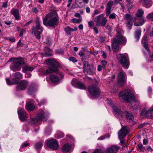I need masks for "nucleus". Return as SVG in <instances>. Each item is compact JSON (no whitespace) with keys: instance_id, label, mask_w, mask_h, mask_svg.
Returning <instances> with one entry per match:
<instances>
[{"instance_id":"nucleus-1","label":"nucleus","mask_w":153,"mask_h":153,"mask_svg":"<svg viewBox=\"0 0 153 153\" xmlns=\"http://www.w3.org/2000/svg\"><path fill=\"white\" fill-rule=\"evenodd\" d=\"M58 18V14L56 11L50 12L43 18V24L46 26L54 27L58 25L59 22Z\"/></svg>"},{"instance_id":"nucleus-2","label":"nucleus","mask_w":153,"mask_h":153,"mask_svg":"<svg viewBox=\"0 0 153 153\" xmlns=\"http://www.w3.org/2000/svg\"><path fill=\"white\" fill-rule=\"evenodd\" d=\"M11 62L12 63L10 66V68L11 70L14 72L20 70L22 65L25 63L23 59L20 57L11 58L7 62Z\"/></svg>"},{"instance_id":"nucleus-3","label":"nucleus","mask_w":153,"mask_h":153,"mask_svg":"<svg viewBox=\"0 0 153 153\" xmlns=\"http://www.w3.org/2000/svg\"><path fill=\"white\" fill-rule=\"evenodd\" d=\"M119 97L120 100L122 102L131 103L135 101L134 95L129 89L120 92L119 94Z\"/></svg>"},{"instance_id":"nucleus-4","label":"nucleus","mask_w":153,"mask_h":153,"mask_svg":"<svg viewBox=\"0 0 153 153\" xmlns=\"http://www.w3.org/2000/svg\"><path fill=\"white\" fill-rule=\"evenodd\" d=\"M46 63L49 65V68L44 72L45 75H47L52 73H56L58 71V68L60 64L58 62L54 60L49 59L46 61Z\"/></svg>"},{"instance_id":"nucleus-5","label":"nucleus","mask_w":153,"mask_h":153,"mask_svg":"<svg viewBox=\"0 0 153 153\" xmlns=\"http://www.w3.org/2000/svg\"><path fill=\"white\" fill-rule=\"evenodd\" d=\"M36 26L32 28V33L34 34L37 39H40V34L43 31V28L41 26V21L39 18H36L35 20Z\"/></svg>"},{"instance_id":"nucleus-6","label":"nucleus","mask_w":153,"mask_h":153,"mask_svg":"<svg viewBox=\"0 0 153 153\" xmlns=\"http://www.w3.org/2000/svg\"><path fill=\"white\" fill-rule=\"evenodd\" d=\"M117 59L118 62L125 68L128 69L129 66V62L127 54H119L117 55Z\"/></svg>"},{"instance_id":"nucleus-7","label":"nucleus","mask_w":153,"mask_h":153,"mask_svg":"<svg viewBox=\"0 0 153 153\" xmlns=\"http://www.w3.org/2000/svg\"><path fill=\"white\" fill-rule=\"evenodd\" d=\"M102 17V15H100L96 16L94 19V21L96 23V25L100 26V25L104 26L107 23V20L105 17L103 18L101 20V18Z\"/></svg>"},{"instance_id":"nucleus-8","label":"nucleus","mask_w":153,"mask_h":153,"mask_svg":"<svg viewBox=\"0 0 153 153\" xmlns=\"http://www.w3.org/2000/svg\"><path fill=\"white\" fill-rule=\"evenodd\" d=\"M117 36L114 38L113 41L119 44H125L126 42V38L121 34L120 31H117Z\"/></svg>"},{"instance_id":"nucleus-9","label":"nucleus","mask_w":153,"mask_h":153,"mask_svg":"<svg viewBox=\"0 0 153 153\" xmlns=\"http://www.w3.org/2000/svg\"><path fill=\"white\" fill-rule=\"evenodd\" d=\"M46 142L48 147L52 150H56L58 149L59 144L56 140L52 139L47 140Z\"/></svg>"},{"instance_id":"nucleus-10","label":"nucleus","mask_w":153,"mask_h":153,"mask_svg":"<svg viewBox=\"0 0 153 153\" xmlns=\"http://www.w3.org/2000/svg\"><path fill=\"white\" fill-rule=\"evenodd\" d=\"M28 84V81L26 80H21L19 83V85H17L16 90L17 91H23L25 90Z\"/></svg>"},{"instance_id":"nucleus-11","label":"nucleus","mask_w":153,"mask_h":153,"mask_svg":"<svg viewBox=\"0 0 153 153\" xmlns=\"http://www.w3.org/2000/svg\"><path fill=\"white\" fill-rule=\"evenodd\" d=\"M124 74V72H120L118 74L117 82L119 85L123 86L126 83Z\"/></svg>"},{"instance_id":"nucleus-12","label":"nucleus","mask_w":153,"mask_h":153,"mask_svg":"<svg viewBox=\"0 0 153 153\" xmlns=\"http://www.w3.org/2000/svg\"><path fill=\"white\" fill-rule=\"evenodd\" d=\"M89 92L93 96L97 95L99 94L98 88L95 84H93L88 88Z\"/></svg>"},{"instance_id":"nucleus-13","label":"nucleus","mask_w":153,"mask_h":153,"mask_svg":"<svg viewBox=\"0 0 153 153\" xmlns=\"http://www.w3.org/2000/svg\"><path fill=\"white\" fill-rule=\"evenodd\" d=\"M120 148V146L116 145L111 146L106 148L105 153H116Z\"/></svg>"},{"instance_id":"nucleus-14","label":"nucleus","mask_w":153,"mask_h":153,"mask_svg":"<svg viewBox=\"0 0 153 153\" xmlns=\"http://www.w3.org/2000/svg\"><path fill=\"white\" fill-rule=\"evenodd\" d=\"M132 17L128 14L126 15L125 19L126 20V26L129 29H130L132 26Z\"/></svg>"},{"instance_id":"nucleus-15","label":"nucleus","mask_w":153,"mask_h":153,"mask_svg":"<svg viewBox=\"0 0 153 153\" xmlns=\"http://www.w3.org/2000/svg\"><path fill=\"white\" fill-rule=\"evenodd\" d=\"M144 13V11L141 9H140L138 10L136 14L137 18H135L133 20V21H136V19H138L139 20H142L143 22H145L146 20L143 16Z\"/></svg>"},{"instance_id":"nucleus-16","label":"nucleus","mask_w":153,"mask_h":153,"mask_svg":"<svg viewBox=\"0 0 153 153\" xmlns=\"http://www.w3.org/2000/svg\"><path fill=\"white\" fill-rule=\"evenodd\" d=\"M46 115L44 111L42 110H40L38 112L36 117L38 119V121H45L46 120Z\"/></svg>"},{"instance_id":"nucleus-17","label":"nucleus","mask_w":153,"mask_h":153,"mask_svg":"<svg viewBox=\"0 0 153 153\" xmlns=\"http://www.w3.org/2000/svg\"><path fill=\"white\" fill-rule=\"evenodd\" d=\"M18 114L20 120L22 121L26 120L27 118L26 113L23 110H20L18 111Z\"/></svg>"},{"instance_id":"nucleus-18","label":"nucleus","mask_w":153,"mask_h":153,"mask_svg":"<svg viewBox=\"0 0 153 153\" xmlns=\"http://www.w3.org/2000/svg\"><path fill=\"white\" fill-rule=\"evenodd\" d=\"M152 111L149 110L147 111L145 109L143 110L141 113V115L145 116L148 118H151L152 117Z\"/></svg>"},{"instance_id":"nucleus-19","label":"nucleus","mask_w":153,"mask_h":153,"mask_svg":"<svg viewBox=\"0 0 153 153\" xmlns=\"http://www.w3.org/2000/svg\"><path fill=\"white\" fill-rule=\"evenodd\" d=\"M128 131L125 126L123 127L118 132L119 137L124 138L128 133Z\"/></svg>"},{"instance_id":"nucleus-20","label":"nucleus","mask_w":153,"mask_h":153,"mask_svg":"<svg viewBox=\"0 0 153 153\" xmlns=\"http://www.w3.org/2000/svg\"><path fill=\"white\" fill-rule=\"evenodd\" d=\"M124 115L126 116V120L127 122H130L133 121L134 117L131 113H130L127 111H125L122 114V116Z\"/></svg>"},{"instance_id":"nucleus-21","label":"nucleus","mask_w":153,"mask_h":153,"mask_svg":"<svg viewBox=\"0 0 153 153\" xmlns=\"http://www.w3.org/2000/svg\"><path fill=\"white\" fill-rule=\"evenodd\" d=\"M64 30L68 35H71V31H76L78 29L76 27H75L74 29H73L71 28L69 26H67L65 27L64 28Z\"/></svg>"},{"instance_id":"nucleus-22","label":"nucleus","mask_w":153,"mask_h":153,"mask_svg":"<svg viewBox=\"0 0 153 153\" xmlns=\"http://www.w3.org/2000/svg\"><path fill=\"white\" fill-rule=\"evenodd\" d=\"M10 13L15 17L16 20H19L20 19L19 10L13 8L11 10Z\"/></svg>"},{"instance_id":"nucleus-23","label":"nucleus","mask_w":153,"mask_h":153,"mask_svg":"<svg viewBox=\"0 0 153 153\" xmlns=\"http://www.w3.org/2000/svg\"><path fill=\"white\" fill-rule=\"evenodd\" d=\"M113 4V1H108L107 3L106 12V14L107 16H109L111 13V9Z\"/></svg>"},{"instance_id":"nucleus-24","label":"nucleus","mask_w":153,"mask_h":153,"mask_svg":"<svg viewBox=\"0 0 153 153\" xmlns=\"http://www.w3.org/2000/svg\"><path fill=\"white\" fill-rule=\"evenodd\" d=\"M36 91V88L35 87L34 83H31L27 89V92L30 95H31Z\"/></svg>"},{"instance_id":"nucleus-25","label":"nucleus","mask_w":153,"mask_h":153,"mask_svg":"<svg viewBox=\"0 0 153 153\" xmlns=\"http://www.w3.org/2000/svg\"><path fill=\"white\" fill-rule=\"evenodd\" d=\"M142 3L146 8H149L152 4L151 0H143Z\"/></svg>"},{"instance_id":"nucleus-26","label":"nucleus","mask_w":153,"mask_h":153,"mask_svg":"<svg viewBox=\"0 0 153 153\" xmlns=\"http://www.w3.org/2000/svg\"><path fill=\"white\" fill-rule=\"evenodd\" d=\"M112 108L114 112H115L116 114H119L122 117V114H123V112L119 109L118 105L116 106H112Z\"/></svg>"},{"instance_id":"nucleus-27","label":"nucleus","mask_w":153,"mask_h":153,"mask_svg":"<svg viewBox=\"0 0 153 153\" xmlns=\"http://www.w3.org/2000/svg\"><path fill=\"white\" fill-rule=\"evenodd\" d=\"M51 80L53 83H57L59 82V76L55 75H51L49 76Z\"/></svg>"},{"instance_id":"nucleus-28","label":"nucleus","mask_w":153,"mask_h":153,"mask_svg":"<svg viewBox=\"0 0 153 153\" xmlns=\"http://www.w3.org/2000/svg\"><path fill=\"white\" fill-rule=\"evenodd\" d=\"M26 109L29 111H32L35 108L34 104L32 102H28L26 105Z\"/></svg>"},{"instance_id":"nucleus-29","label":"nucleus","mask_w":153,"mask_h":153,"mask_svg":"<svg viewBox=\"0 0 153 153\" xmlns=\"http://www.w3.org/2000/svg\"><path fill=\"white\" fill-rule=\"evenodd\" d=\"M71 148V145L69 144H64L62 147V150L64 152H67L70 150Z\"/></svg>"},{"instance_id":"nucleus-30","label":"nucleus","mask_w":153,"mask_h":153,"mask_svg":"<svg viewBox=\"0 0 153 153\" xmlns=\"http://www.w3.org/2000/svg\"><path fill=\"white\" fill-rule=\"evenodd\" d=\"M91 65H89L88 62L85 61L83 62V72H86L90 68Z\"/></svg>"},{"instance_id":"nucleus-31","label":"nucleus","mask_w":153,"mask_h":153,"mask_svg":"<svg viewBox=\"0 0 153 153\" xmlns=\"http://www.w3.org/2000/svg\"><path fill=\"white\" fill-rule=\"evenodd\" d=\"M112 48L114 52H117L119 49V44L113 41L112 43Z\"/></svg>"},{"instance_id":"nucleus-32","label":"nucleus","mask_w":153,"mask_h":153,"mask_svg":"<svg viewBox=\"0 0 153 153\" xmlns=\"http://www.w3.org/2000/svg\"><path fill=\"white\" fill-rule=\"evenodd\" d=\"M141 32V30L140 29H137L135 31V38L137 41H138L140 38Z\"/></svg>"},{"instance_id":"nucleus-33","label":"nucleus","mask_w":153,"mask_h":153,"mask_svg":"<svg viewBox=\"0 0 153 153\" xmlns=\"http://www.w3.org/2000/svg\"><path fill=\"white\" fill-rule=\"evenodd\" d=\"M12 76L16 78L18 80L22 79L23 77L22 74L19 72H17L14 73L12 74Z\"/></svg>"},{"instance_id":"nucleus-34","label":"nucleus","mask_w":153,"mask_h":153,"mask_svg":"<svg viewBox=\"0 0 153 153\" xmlns=\"http://www.w3.org/2000/svg\"><path fill=\"white\" fill-rule=\"evenodd\" d=\"M43 143V142L41 141L36 143L35 145V149L37 150H40L42 148Z\"/></svg>"},{"instance_id":"nucleus-35","label":"nucleus","mask_w":153,"mask_h":153,"mask_svg":"<svg viewBox=\"0 0 153 153\" xmlns=\"http://www.w3.org/2000/svg\"><path fill=\"white\" fill-rule=\"evenodd\" d=\"M34 69V67L30 66H25L23 68V71L25 73L27 71H32Z\"/></svg>"},{"instance_id":"nucleus-36","label":"nucleus","mask_w":153,"mask_h":153,"mask_svg":"<svg viewBox=\"0 0 153 153\" xmlns=\"http://www.w3.org/2000/svg\"><path fill=\"white\" fill-rule=\"evenodd\" d=\"M95 68L93 66L91 65V67L86 72H87L88 74L89 75H93L95 74Z\"/></svg>"},{"instance_id":"nucleus-37","label":"nucleus","mask_w":153,"mask_h":153,"mask_svg":"<svg viewBox=\"0 0 153 153\" xmlns=\"http://www.w3.org/2000/svg\"><path fill=\"white\" fill-rule=\"evenodd\" d=\"M45 51H49L50 52H46L42 54V56H51L52 55V53H51V50L49 48L46 47L45 48Z\"/></svg>"},{"instance_id":"nucleus-38","label":"nucleus","mask_w":153,"mask_h":153,"mask_svg":"<svg viewBox=\"0 0 153 153\" xmlns=\"http://www.w3.org/2000/svg\"><path fill=\"white\" fill-rule=\"evenodd\" d=\"M76 88L82 89H85L86 88V86L80 81H79L77 84Z\"/></svg>"},{"instance_id":"nucleus-39","label":"nucleus","mask_w":153,"mask_h":153,"mask_svg":"<svg viewBox=\"0 0 153 153\" xmlns=\"http://www.w3.org/2000/svg\"><path fill=\"white\" fill-rule=\"evenodd\" d=\"M126 7L128 9H131L132 8L133 5V2L131 1V0H126Z\"/></svg>"},{"instance_id":"nucleus-40","label":"nucleus","mask_w":153,"mask_h":153,"mask_svg":"<svg viewBox=\"0 0 153 153\" xmlns=\"http://www.w3.org/2000/svg\"><path fill=\"white\" fill-rule=\"evenodd\" d=\"M38 119L36 117L35 119H31V123L35 125H38L40 123V120H38Z\"/></svg>"},{"instance_id":"nucleus-41","label":"nucleus","mask_w":153,"mask_h":153,"mask_svg":"<svg viewBox=\"0 0 153 153\" xmlns=\"http://www.w3.org/2000/svg\"><path fill=\"white\" fill-rule=\"evenodd\" d=\"M82 21V18L79 19L73 18L71 20V21L73 23H80Z\"/></svg>"},{"instance_id":"nucleus-42","label":"nucleus","mask_w":153,"mask_h":153,"mask_svg":"<svg viewBox=\"0 0 153 153\" xmlns=\"http://www.w3.org/2000/svg\"><path fill=\"white\" fill-rule=\"evenodd\" d=\"M134 101L133 102L131 105L134 108L137 109L138 108L139 105V103L137 101H135L134 102Z\"/></svg>"},{"instance_id":"nucleus-43","label":"nucleus","mask_w":153,"mask_h":153,"mask_svg":"<svg viewBox=\"0 0 153 153\" xmlns=\"http://www.w3.org/2000/svg\"><path fill=\"white\" fill-rule=\"evenodd\" d=\"M79 81L76 79H74L71 81V84L73 86L76 87L77 84Z\"/></svg>"},{"instance_id":"nucleus-44","label":"nucleus","mask_w":153,"mask_h":153,"mask_svg":"<svg viewBox=\"0 0 153 153\" xmlns=\"http://www.w3.org/2000/svg\"><path fill=\"white\" fill-rule=\"evenodd\" d=\"M11 81L13 85L17 84L19 82V80H17V79L15 77L13 78Z\"/></svg>"},{"instance_id":"nucleus-45","label":"nucleus","mask_w":153,"mask_h":153,"mask_svg":"<svg viewBox=\"0 0 153 153\" xmlns=\"http://www.w3.org/2000/svg\"><path fill=\"white\" fill-rule=\"evenodd\" d=\"M138 147L139 149L142 152H144L145 150V149L144 147L143 146L141 143H139L138 145Z\"/></svg>"},{"instance_id":"nucleus-46","label":"nucleus","mask_w":153,"mask_h":153,"mask_svg":"<svg viewBox=\"0 0 153 153\" xmlns=\"http://www.w3.org/2000/svg\"><path fill=\"white\" fill-rule=\"evenodd\" d=\"M142 20H140L139 23H137L135 22L134 23V25L136 26H139L142 25L144 23Z\"/></svg>"},{"instance_id":"nucleus-47","label":"nucleus","mask_w":153,"mask_h":153,"mask_svg":"<svg viewBox=\"0 0 153 153\" xmlns=\"http://www.w3.org/2000/svg\"><path fill=\"white\" fill-rule=\"evenodd\" d=\"M68 59L70 61H72L73 62H76L77 61L76 58L74 57H70L68 58Z\"/></svg>"},{"instance_id":"nucleus-48","label":"nucleus","mask_w":153,"mask_h":153,"mask_svg":"<svg viewBox=\"0 0 153 153\" xmlns=\"http://www.w3.org/2000/svg\"><path fill=\"white\" fill-rule=\"evenodd\" d=\"M109 18L110 19H115L116 17V14L114 13H113L109 15Z\"/></svg>"},{"instance_id":"nucleus-49","label":"nucleus","mask_w":153,"mask_h":153,"mask_svg":"<svg viewBox=\"0 0 153 153\" xmlns=\"http://www.w3.org/2000/svg\"><path fill=\"white\" fill-rule=\"evenodd\" d=\"M146 18L149 20L153 18V12L151 13H149L148 15L146 16Z\"/></svg>"},{"instance_id":"nucleus-50","label":"nucleus","mask_w":153,"mask_h":153,"mask_svg":"<svg viewBox=\"0 0 153 153\" xmlns=\"http://www.w3.org/2000/svg\"><path fill=\"white\" fill-rule=\"evenodd\" d=\"M101 62L102 68L105 69V65L107 63V62L105 60H102Z\"/></svg>"},{"instance_id":"nucleus-51","label":"nucleus","mask_w":153,"mask_h":153,"mask_svg":"<svg viewBox=\"0 0 153 153\" xmlns=\"http://www.w3.org/2000/svg\"><path fill=\"white\" fill-rule=\"evenodd\" d=\"M26 31V29H22L20 32V33H19V36L20 37H22L23 34V33H25Z\"/></svg>"},{"instance_id":"nucleus-52","label":"nucleus","mask_w":153,"mask_h":153,"mask_svg":"<svg viewBox=\"0 0 153 153\" xmlns=\"http://www.w3.org/2000/svg\"><path fill=\"white\" fill-rule=\"evenodd\" d=\"M143 44V45L144 48L146 49V50L148 51H149V49H148V45L147 42H146L145 43H142Z\"/></svg>"},{"instance_id":"nucleus-53","label":"nucleus","mask_w":153,"mask_h":153,"mask_svg":"<svg viewBox=\"0 0 153 153\" xmlns=\"http://www.w3.org/2000/svg\"><path fill=\"white\" fill-rule=\"evenodd\" d=\"M88 24L91 27H93L94 25V23L92 21H91L88 22Z\"/></svg>"},{"instance_id":"nucleus-54","label":"nucleus","mask_w":153,"mask_h":153,"mask_svg":"<svg viewBox=\"0 0 153 153\" xmlns=\"http://www.w3.org/2000/svg\"><path fill=\"white\" fill-rule=\"evenodd\" d=\"M56 52L57 53L60 54L64 52V51L63 50L60 49H59L56 50Z\"/></svg>"},{"instance_id":"nucleus-55","label":"nucleus","mask_w":153,"mask_h":153,"mask_svg":"<svg viewBox=\"0 0 153 153\" xmlns=\"http://www.w3.org/2000/svg\"><path fill=\"white\" fill-rule=\"evenodd\" d=\"M30 145V144L29 143H24L22 144L21 146L22 148H24L27 147Z\"/></svg>"},{"instance_id":"nucleus-56","label":"nucleus","mask_w":153,"mask_h":153,"mask_svg":"<svg viewBox=\"0 0 153 153\" xmlns=\"http://www.w3.org/2000/svg\"><path fill=\"white\" fill-rule=\"evenodd\" d=\"M147 37L146 36H144L142 39V43H145L146 42Z\"/></svg>"},{"instance_id":"nucleus-57","label":"nucleus","mask_w":153,"mask_h":153,"mask_svg":"<svg viewBox=\"0 0 153 153\" xmlns=\"http://www.w3.org/2000/svg\"><path fill=\"white\" fill-rule=\"evenodd\" d=\"M6 82H7V84L10 85H13V84H12V81H10L9 79H6Z\"/></svg>"},{"instance_id":"nucleus-58","label":"nucleus","mask_w":153,"mask_h":153,"mask_svg":"<svg viewBox=\"0 0 153 153\" xmlns=\"http://www.w3.org/2000/svg\"><path fill=\"white\" fill-rule=\"evenodd\" d=\"M23 44L21 42L20 40L18 42L17 44V46L18 47H22L23 46Z\"/></svg>"},{"instance_id":"nucleus-59","label":"nucleus","mask_w":153,"mask_h":153,"mask_svg":"<svg viewBox=\"0 0 153 153\" xmlns=\"http://www.w3.org/2000/svg\"><path fill=\"white\" fill-rule=\"evenodd\" d=\"M102 66L100 65H98L97 66V70L99 71H101L102 70Z\"/></svg>"},{"instance_id":"nucleus-60","label":"nucleus","mask_w":153,"mask_h":153,"mask_svg":"<svg viewBox=\"0 0 153 153\" xmlns=\"http://www.w3.org/2000/svg\"><path fill=\"white\" fill-rule=\"evenodd\" d=\"M92 153H101V151L100 149H96Z\"/></svg>"},{"instance_id":"nucleus-61","label":"nucleus","mask_w":153,"mask_h":153,"mask_svg":"<svg viewBox=\"0 0 153 153\" xmlns=\"http://www.w3.org/2000/svg\"><path fill=\"white\" fill-rule=\"evenodd\" d=\"M81 60L82 61L85 60L87 59V57L85 54L83 56L81 57Z\"/></svg>"},{"instance_id":"nucleus-62","label":"nucleus","mask_w":153,"mask_h":153,"mask_svg":"<svg viewBox=\"0 0 153 153\" xmlns=\"http://www.w3.org/2000/svg\"><path fill=\"white\" fill-rule=\"evenodd\" d=\"M46 102V101L45 100H42L39 103V105H41L42 104H44Z\"/></svg>"},{"instance_id":"nucleus-63","label":"nucleus","mask_w":153,"mask_h":153,"mask_svg":"<svg viewBox=\"0 0 153 153\" xmlns=\"http://www.w3.org/2000/svg\"><path fill=\"white\" fill-rule=\"evenodd\" d=\"M106 29L111 30H112V28L108 24L105 27Z\"/></svg>"},{"instance_id":"nucleus-64","label":"nucleus","mask_w":153,"mask_h":153,"mask_svg":"<svg viewBox=\"0 0 153 153\" xmlns=\"http://www.w3.org/2000/svg\"><path fill=\"white\" fill-rule=\"evenodd\" d=\"M94 15H97L100 13V12L99 10H95L94 11Z\"/></svg>"}]
</instances>
